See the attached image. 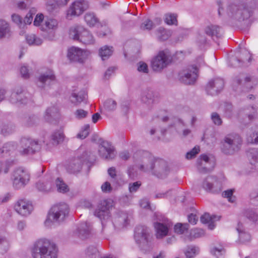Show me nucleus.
I'll return each mask as SVG.
<instances>
[{
	"label": "nucleus",
	"mask_w": 258,
	"mask_h": 258,
	"mask_svg": "<svg viewBox=\"0 0 258 258\" xmlns=\"http://www.w3.org/2000/svg\"><path fill=\"white\" fill-rule=\"evenodd\" d=\"M20 144L22 149H20L19 152L23 155L33 154L41 149L40 144L37 140L29 138H22L20 141Z\"/></svg>",
	"instance_id": "obj_9"
},
{
	"label": "nucleus",
	"mask_w": 258,
	"mask_h": 258,
	"mask_svg": "<svg viewBox=\"0 0 258 258\" xmlns=\"http://www.w3.org/2000/svg\"><path fill=\"white\" fill-rule=\"evenodd\" d=\"M69 206L66 203H61L54 206L48 213L45 221V225L51 227L53 222L60 223L68 216Z\"/></svg>",
	"instance_id": "obj_4"
},
{
	"label": "nucleus",
	"mask_w": 258,
	"mask_h": 258,
	"mask_svg": "<svg viewBox=\"0 0 258 258\" xmlns=\"http://www.w3.org/2000/svg\"><path fill=\"white\" fill-rule=\"evenodd\" d=\"M81 151L79 150L77 153V156L72 159L67 164L66 168L68 172L75 173L78 172L82 169V164L85 161H89L88 153L85 151L81 156L79 155Z\"/></svg>",
	"instance_id": "obj_10"
},
{
	"label": "nucleus",
	"mask_w": 258,
	"mask_h": 258,
	"mask_svg": "<svg viewBox=\"0 0 258 258\" xmlns=\"http://www.w3.org/2000/svg\"><path fill=\"white\" fill-rule=\"evenodd\" d=\"M112 207V203L110 200L101 201L97 208L94 211V215L101 221L102 232L104 233L106 229V222H108L110 217L109 209Z\"/></svg>",
	"instance_id": "obj_8"
},
{
	"label": "nucleus",
	"mask_w": 258,
	"mask_h": 258,
	"mask_svg": "<svg viewBox=\"0 0 258 258\" xmlns=\"http://www.w3.org/2000/svg\"><path fill=\"white\" fill-rule=\"evenodd\" d=\"M88 55V52L79 47L73 46L68 49V57L72 61L82 63Z\"/></svg>",
	"instance_id": "obj_17"
},
{
	"label": "nucleus",
	"mask_w": 258,
	"mask_h": 258,
	"mask_svg": "<svg viewBox=\"0 0 258 258\" xmlns=\"http://www.w3.org/2000/svg\"><path fill=\"white\" fill-rule=\"evenodd\" d=\"M9 246L8 241L3 236H0V252L4 253L6 252Z\"/></svg>",
	"instance_id": "obj_50"
},
{
	"label": "nucleus",
	"mask_w": 258,
	"mask_h": 258,
	"mask_svg": "<svg viewBox=\"0 0 258 258\" xmlns=\"http://www.w3.org/2000/svg\"><path fill=\"white\" fill-rule=\"evenodd\" d=\"M153 26V22L149 19L145 20L141 25L142 30H150Z\"/></svg>",
	"instance_id": "obj_58"
},
{
	"label": "nucleus",
	"mask_w": 258,
	"mask_h": 258,
	"mask_svg": "<svg viewBox=\"0 0 258 258\" xmlns=\"http://www.w3.org/2000/svg\"><path fill=\"white\" fill-rule=\"evenodd\" d=\"M201 186L206 191L216 192L220 186L217 178L214 176H208L203 180Z\"/></svg>",
	"instance_id": "obj_19"
},
{
	"label": "nucleus",
	"mask_w": 258,
	"mask_h": 258,
	"mask_svg": "<svg viewBox=\"0 0 258 258\" xmlns=\"http://www.w3.org/2000/svg\"><path fill=\"white\" fill-rule=\"evenodd\" d=\"M188 224H181V223H177L174 226V231L175 233L181 234L185 232V231H187L188 229Z\"/></svg>",
	"instance_id": "obj_49"
},
{
	"label": "nucleus",
	"mask_w": 258,
	"mask_h": 258,
	"mask_svg": "<svg viewBox=\"0 0 258 258\" xmlns=\"http://www.w3.org/2000/svg\"><path fill=\"white\" fill-rule=\"evenodd\" d=\"M240 116L245 115L249 120H252L256 117V109L251 106L240 111Z\"/></svg>",
	"instance_id": "obj_32"
},
{
	"label": "nucleus",
	"mask_w": 258,
	"mask_h": 258,
	"mask_svg": "<svg viewBox=\"0 0 258 258\" xmlns=\"http://www.w3.org/2000/svg\"><path fill=\"white\" fill-rule=\"evenodd\" d=\"M70 37L84 44H93L95 39L92 34L82 26H74L70 28Z\"/></svg>",
	"instance_id": "obj_6"
},
{
	"label": "nucleus",
	"mask_w": 258,
	"mask_h": 258,
	"mask_svg": "<svg viewBox=\"0 0 258 258\" xmlns=\"http://www.w3.org/2000/svg\"><path fill=\"white\" fill-rule=\"evenodd\" d=\"M55 183L58 192L64 193L69 191L68 186L60 178H57L55 180Z\"/></svg>",
	"instance_id": "obj_41"
},
{
	"label": "nucleus",
	"mask_w": 258,
	"mask_h": 258,
	"mask_svg": "<svg viewBox=\"0 0 258 258\" xmlns=\"http://www.w3.org/2000/svg\"><path fill=\"white\" fill-rule=\"evenodd\" d=\"M99 156L105 159H112L115 156V149L112 144L106 141H102L99 146Z\"/></svg>",
	"instance_id": "obj_16"
},
{
	"label": "nucleus",
	"mask_w": 258,
	"mask_h": 258,
	"mask_svg": "<svg viewBox=\"0 0 258 258\" xmlns=\"http://www.w3.org/2000/svg\"><path fill=\"white\" fill-rule=\"evenodd\" d=\"M216 218L215 216H212L208 213H205L201 217V221L204 224H209V229L213 230L215 227L214 221Z\"/></svg>",
	"instance_id": "obj_30"
},
{
	"label": "nucleus",
	"mask_w": 258,
	"mask_h": 258,
	"mask_svg": "<svg viewBox=\"0 0 258 258\" xmlns=\"http://www.w3.org/2000/svg\"><path fill=\"white\" fill-rule=\"evenodd\" d=\"M88 113V111L82 109H79L74 112V115L76 118L82 119L85 118L87 116Z\"/></svg>",
	"instance_id": "obj_53"
},
{
	"label": "nucleus",
	"mask_w": 258,
	"mask_h": 258,
	"mask_svg": "<svg viewBox=\"0 0 258 258\" xmlns=\"http://www.w3.org/2000/svg\"><path fill=\"white\" fill-rule=\"evenodd\" d=\"M242 225L238 224L237 230L239 233V238L242 242H248L250 240V235L249 233L245 232L242 229Z\"/></svg>",
	"instance_id": "obj_40"
},
{
	"label": "nucleus",
	"mask_w": 258,
	"mask_h": 258,
	"mask_svg": "<svg viewBox=\"0 0 258 258\" xmlns=\"http://www.w3.org/2000/svg\"><path fill=\"white\" fill-rule=\"evenodd\" d=\"M155 229V235L157 239H162L168 235L169 229L172 226L171 223L168 220L164 223L155 222L154 224Z\"/></svg>",
	"instance_id": "obj_20"
},
{
	"label": "nucleus",
	"mask_w": 258,
	"mask_h": 258,
	"mask_svg": "<svg viewBox=\"0 0 258 258\" xmlns=\"http://www.w3.org/2000/svg\"><path fill=\"white\" fill-rule=\"evenodd\" d=\"M12 19L14 22L21 27V25L22 24V19L19 15L17 14H13L12 15Z\"/></svg>",
	"instance_id": "obj_61"
},
{
	"label": "nucleus",
	"mask_w": 258,
	"mask_h": 258,
	"mask_svg": "<svg viewBox=\"0 0 258 258\" xmlns=\"http://www.w3.org/2000/svg\"><path fill=\"white\" fill-rule=\"evenodd\" d=\"M233 106L231 103H225L224 107V113L226 116L231 117L232 115Z\"/></svg>",
	"instance_id": "obj_55"
},
{
	"label": "nucleus",
	"mask_w": 258,
	"mask_h": 258,
	"mask_svg": "<svg viewBox=\"0 0 258 258\" xmlns=\"http://www.w3.org/2000/svg\"><path fill=\"white\" fill-rule=\"evenodd\" d=\"M197 168L201 173H207L212 170L215 166V162L210 160L205 154L201 155L197 160Z\"/></svg>",
	"instance_id": "obj_18"
},
{
	"label": "nucleus",
	"mask_w": 258,
	"mask_h": 258,
	"mask_svg": "<svg viewBox=\"0 0 258 258\" xmlns=\"http://www.w3.org/2000/svg\"><path fill=\"white\" fill-rule=\"evenodd\" d=\"M171 62L170 56L164 51H160L152 61L153 69L159 71L166 68Z\"/></svg>",
	"instance_id": "obj_12"
},
{
	"label": "nucleus",
	"mask_w": 258,
	"mask_h": 258,
	"mask_svg": "<svg viewBox=\"0 0 258 258\" xmlns=\"http://www.w3.org/2000/svg\"><path fill=\"white\" fill-rule=\"evenodd\" d=\"M113 47L105 45L101 47L99 50V54L102 60L108 59L113 52Z\"/></svg>",
	"instance_id": "obj_33"
},
{
	"label": "nucleus",
	"mask_w": 258,
	"mask_h": 258,
	"mask_svg": "<svg viewBox=\"0 0 258 258\" xmlns=\"http://www.w3.org/2000/svg\"><path fill=\"white\" fill-rule=\"evenodd\" d=\"M138 71L140 72L147 73L148 72L147 64L145 62H140L138 66Z\"/></svg>",
	"instance_id": "obj_60"
},
{
	"label": "nucleus",
	"mask_w": 258,
	"mask_h": 258,
	"mask_svg": "<svg viewBox=\"0 0 258 258\" xmlns=\"http://www.w3.org/2000/svg\"><path fill=\"white\" fill-rule=\"evenodd\" d=\"M88 8V2L85 0H76L70 6L67 11V17L79 16Z\"/></svg>",
	"instance_id": "obj_14"
},
{
	"label": "nucleus",
	"mask_w": 258,
	"mask_h": 258,
	"mask_svg": "<svg viewBox=\"0 0 258 258\" xmlns=\"http://www.w3.org/2000/svg\"><path fill=\"white\" fill-rule=\"evenodd\" d=\"M64 137V136L62 132L57 131L51 135V139L53 144L57 145L63 141Z\"/></svg>",
	"instance_id": "obj_42"
},
{
	"label": "nucleus",
	"mask_w": 258,
	"mask_h": 258,
	"mask_svg": "<svg viewBox=\"0 0 258 258\" xmlns=\"http://www.w3.org/2000/svg\"><path fill=\"white\" fill-rule=\"evenodd\" d=\"M37 188L41 191L48 192L52 188V180L50 176H47L43 180H41L36 183Z\"/></svg>",
	"instance_id": "obj_26"
},
{
	"label": "nucleus",
	"mask_w": 258,
	"mask_h": 258,
	"mask_svg": "<svg viewBox=\"0 0 258 258\" xmlns=\"http://www.w3.org/2000/svg\"><path fill=\"white\" fill-rule=\"evenodd\" d=\"M117 104L115 100L112 99L106 100L103 104V107L107 111H113L116 108Z\"/></svg>",
	"instance_id": "obj_46"
},
{
	"label": "nucleus",
	"mask_w": 258,
	"mask_h": 258,
	"mask_svg": "<svg viewBox=\"0 0 258 258\" xmlns=\"http://www.w3.org/2000/svg\"><path fill=\"white\" fill-rule=\"evenodd\" d=\"M26 40L29 45H39L42 43V39L33 34L27 35Z\"/></svg>",
	"instance_id": "obj_38"
},
{
	"label": "nucleus",
	"mask_w": 258,
	"mask_h": 258,
	"mask_svg": "<svg viewBox=\"0 0 258 258\" xmlns=\"http://www.w3.org/2000/svg\"><path fill=\"white\" fill-rule=\"evenodd\" d=\"M92 231V226L90 223H81L76 232L77 235L81 239L87 238L91 235Z\"/></svg>",
	"instance_id": "obj_23"
},
{
	"label": "nucleus",
	"mask_w": 258,
	"mask_h": 258,
	"mask_svg": "<svg viewBox=\"0 0 258 258\" xmlns=\"http://www.w3.org/2000/svg\"><path fill=\"white\" fill-rule=\"evenodd\" d=\"M90 132V125L89 124L85 125L82 128L81 132L78 134L77 137L81 139L86 138Z\"/></svg>",
	"instance_id": "obj_51"
},
{
	"label": "nucleus",
	"mask_w": 258,
	"mask_h": 258,
	"mask_svg": "<svg viewBox=\"0 0 258 258\" xmlns=\"http://www.w3.org/2000/svg\"><path fill=\"white\" fill-rule=\"evenodd\" d=\"M244 215L248 219L253 222L258 220V213L255 210L247 209L245 210Z\"/></svg>",
	"instance_id": "obj_48"
},
{
	"label": "nucleus",
	"mask_w": 258,
	"mask_h": 258,
	"mask_svg": "<svg viewBox=\"0 0 258 258\" xmlns=\"http://www.w3.org/2000/svg\"><path fill=\"white\" fill-rule=\"evenodd\" d=\"M248 156L251 165L255 167L258 166V150L256 149H250L248 153Z\"/></svg>",
	"instance_id": "obj_35"
},
{
	"label": "nucleus",
	"mask_w": 258,
	"mask_h": 258,
	"mask_svg": "<svg viewBox=\"0 0 258 258\" xmlns=\"http://www.w3.org/2000/svg\"><path fill=\"white\" fill-rule=\"evenodd\" d=\"M55 77L51 70L48 69L46 72L43 73L39 78V82L41 85H39L40 87H43L44 85H48L55 81Z\"/></svg>",
	"instance_id": "obj_25"
},
{
	"label": "nucleus",
	"mask_w": 258,
	"mask_h": 258,
	"mask_svg": "<svg viewBox=\"0 0 258 258\" xmlns=\"http://www.w3.org/2000/svg\"><path fill=\"white\" fill-rule=\"evenodd\" d=\"M200 151L199 147H195L192 150L188 152L186 154V158L190 159L194 158Z\"/></svg>",
	"instance_id": "obj_57"
},
{
	"label": "nucleus",
	"mask_w": 258,
	"mask_h": 258,
	"mask_svg": "<svg viewBox=\"0 0 258 258\" xmlns=\"http://www.w3.org/2000/svg\"><path fill=\"white\" fill-rule=\"evenodd\" d=\"M165 22L169 25H177V15L175 14L168 13L165 15Z\"/></svg>",
	"instance_id": "obj_45"
},
{
	"label": "nucleus",
	"mask_w": 258,
	"mask_h": 258,
	"mask_svg": "<svg viewBox=\"0 0 258 258\" xmlns=\"http://www.w3.org/2000/svg\"><path fill=\"white\" fill-rule=\"evenodd\" d=\"M57 254L55 244L46 238L38 239L31 249L33 258H57Z\"/></svg>",
	"instance_id": "obj_3"
},
{
	"label": "nucleus",
	"mask_w": 258,
	"mask_h": 258,
	"mask_svg": "<svg viewBox=\"0 0 258 258\" xmlns=\"http://www.w3.org/2000/svg\"><path fill=\"white\" fill-rule=\"evenodd\" d=\"M233 190L232 189H228L223 192V196L228 199V201L231 203H234L235 201V198L233 196Z\"/></svg>",
	"instance_id": "obj_54"
},
{
	"label": "nucleus",
	"mask_w": 258,
	"mask_h": 258,
	"mask_svg": "<svg viewBox=\"0 0 258 258\" xmlns=\"http://www.w3.org/2000/svg\"><path fill=\"white\" fill-rule=\"evenodd\" d=\"M59 116V108L56 105L48 107L45 111L44 118L47 122H51L53 119Z\"/></svg>",
	"instance_id": "obj_27"
},
{
	"label": "nucleus",
	"mask_w": 258,
	"mask_h": 258,
	"mask_svg": "<svg viewBox=\"0 0 258 258\" xmlns=\"http://www.w3.org/2000/svg\"><path fill=\"white\" fill-rule=\"evenodd\" d=\"M12 179L14 188L20 189L28 184L30 180V175L26 170L19 168L14 171Z\"/></svg>",
	"instance_id": "obj_11"
},
{
	"label": "nucleus",
	"mask_w": 258,
	"mask_h": 258,
	"mask_svg": "<svg viewBox=\"0 0 258 258\" xmlns=\"http://www.w3.org/2000/svg\"><path fill=\"white\" fill-rule=\"evenodd\" d=\"M110 224H112L114 227H115L116 225H118L120 227L126 226L128 224L127 216L125 214H123L122 215L117 217V218L115 220L114 222H112L110 223Z\"/></svg>",
	"instance_id": "obj_39"
},
{
	"label": "nucleus",
	"mask_w": 258,
	"mask_h": 258,
	"mask_svg": "<svg viewBox=\"0 0 258 258\" xmlns=\"http://www.w3.org/2000/svg\"><path fill=\"white\" fill-rule=\"evenodd\" d=\"M86 96L85 92H80L78 94L73 93L70 96V99L72 103L77 105L82 102L85 99Z\"/></svg>",
	"instance_id": "obj_36"
},
{
	"label": "nucleus",
	"mask_w": 258,
	"mask_h": 258,
	"mask_svg": "<svg viewBox=\"0 0 258 258\" xmlns=\"http://www.w3.org/2000/svg\"><path fill=\"white\" fill-rule=\"evenodd\" d=\"M247 141L249 143L258 144V127L250 130L247 134Z\"/></svg>",
	"instance_id": "obj_31"
},
{
	"label": "nucleus",
	"mask_w": 258,
	"mask_h": 258,
	"mask_svg": "<svg viewBox=\"0 0 258 258\" xmlns=\"http://www.w3.org/2000/svg\"><path fill=\"white\" fill-rule=\"evenodd\" d=\"M57 21L52 18H45L44 24L41 26V29L42 31H47L50 29H54L57 26Z\"/></svg>",
	"instance_id": "obj_29"
},
{
	"label": "nucleus",
	"mask_w": 258,
	"mask_h": 258,
	"mask_svg": "<svg viewBox=\"0 0 258 258\" xmlns=\"http://www.w3.org/2000/svg\"><path fill=\"white\" fill-rule=\"evenodd\" d=\"M239 57V58L237 59L238 62L240 61L243 63L246 62H250L251 59V54L247 50L242 49L240 50V54Z\"/></svg>",
	"instance_id": "obj_37"
},
{
	"label": "nucleus",
	"mask_w": 258,
	"mask_h": 258,
	"mask_svg": "<svg viewBox=\"0 0 258 258\" xmlns=\"http://www.w3.org/2000/svg\"><path fill=\"white\" fill-rule=\"evenodd\" d=\"M221 28L216 25L210 24L206 27L205 33L211 37H219L221 35Z\"/></svg>",
	"instance_id": "obj_28"
},
{
	"label": "nucleus",
	"mask_w": 258,
	"mask_h": 258,
	"mask_svg": "<svg viewBox=\"0 0 258 258\" xmlns=\"http://www.w3.org/2000/svg\"><path fill=\"white\" fill-rule=\"evenodd\" d=\"M10 101L12 103H20L21 104H27V97L24 94L21 87H17L15 91L11 95Z\"/></svg>",
	"instance_id": "obj_22"
},
{
	"label": "nucleus",
	"mask_w": 258,
	"mask_h": 258,
	"mask_svg": "<svg viewBox=\"0 0 258 258\" xmlns=\"http://www.w3.org/2000/svg\"><path fill=\"white\" fill-rule=\"evenodd\" d=\"M15 209L20 215L26 216L30 214L33 210V206L29 202L21 200L16 204Z\"/></svg>",
	"instance_id": "obj_21"
},
{
	"label": "nucleus",
	"mask_w": 258,
	"mask_h": 258,
	"mask_svg": "<svg viewBox=\"0 0 258 258\" xmlns=\"http://www.w3.org/2000/svg\"><path fill=\"white\" fill-rule=\"evenodd\" d=\"M224 81L220 78L210 80L206 86V91L209 95L214 96L218 94L223 89Z\"/></svg>",
	"instance_id": "obj_15"
},
{
	"label": "nucleus",
	"mask_w": 258,
	"mask_h": 258,
	"mask_svg": "<svg viewBox=\"0 0 258 258\" xmlns=\"http://www.w3.org/2000/svg\"><path fill=\"white\" fill-rule=\"evenodd\" d=\"M135 239L139 246L143 250H148L151 245L152 237L149 229L143 225L136 227L135 230Z\"/></svg>",
	"instance_id": "obj_5"
},
{
	"label": "nucleus",
	"mask_w": 258,
	"mask_h": 258,
	"mask_svg": "<svg viewBox=\"0 0 258 258\" xmlns=\"http://www.w3.org/2000/svg\"><path fill=\"white\" fill-rule=\"evenodd\" d=\"M240 4L239 0H233L228 5L226 11L227 14L239 20L248 19L252 14V9L255 5V0H242Z\"/></svg>",
	"instance_id": "obj_2"
},
{
	"label": "nucleus",
	"mask_w": 258,
	"mask_h": 258,
	"mask_svg": "<svg viewBox=\"0 0 258 258\" xmlns=\"http://www.w3.org/2000/svg\"><path fill=\"white\" fill-rule=\"evenodd\" d=\"M135 166L128 167L127 174L131 179L138 176V168L142 172L151 173L158 178H164L169 173L167 162L161 159L155 158L150 152L139 150L133 155Z\"/></svg>",
	"instance_id": "obj_1"
},
{
	"label": "nucleus",
	"mask_w": 258,
	"mask_h": 258,
	"mask_svg": "<svg viewBox=\"0 0 258 258\" xmlns=\"http://www.w3.org/2000/svg\"><path fill=\"white\" fill-rule=\"evenodd\" d=\"M241 143V138L238 134H229L224 138L222 152L225 154L232 155L239 150Z\"/></svg>",
	"instance_id": "obj_7"
},
{
	"label": "nucleus",
	"mask_w": 258,
	"mask_h": 258,
	"mask_svg": "<svg viewBox=\"0 0 258 258\" xmlns=\"http://www.w3.org/2000/svg\"><path fill=\"white\" fill-rule=\"evenodd\" d=\"M44 18V16L42 14H37L34 19V25L36 26L41 27L42 25L41 23L43 22Z\"/></svg>",
	"instance_id": "obj_59"
},
{
	"label": "nucleus",
	"mask_w": 258,
	"mask_h": 258,
	"mask_svg": "<svg viewBox=\"0 0 258 258\" xmlns=\"http://www.w3.org/2000/svg\"><path fill=\"white\" fill-rule=\"evenodd\" d=\"M250 81L251 78L250 77L246 76L244 74H240L233 79L232 86L234 89L237 91L238 88L241 89L243 85H245L248 87L247 83Z\"/></svg>",
	"instance_id": "obj_24"
},
{
	"label": "nucleus",
	"mask_w": 258,
	"mask_h": 258,
	"mask_svg": "<svg viewBox=\"0 0 258 258\" xmlns=\"http://www.w3.org/2000/svg\"><path fill=\"white\" fill-rule=\"evenodd\" d=\"M197 69L196 66H191L179 74L180 82L185 84H194L197 78Z\"/></svg>",
	"instance_id": "obj_13"
},
{
	"label": "nucleus",
	"mask_w": 258,
	"mask_h": 258,
	"mask_svg": "<svg viewBox=\"0 0 258 258\" xmlns=\"http://www.w3.org/2000/svg\"><path fill=\"white\" fill-rule=\"evenodd\" d=\"M102 190L103 192H109L111 190V186L109 182H104L101 186Z\"/></svg>",
	"instance_id": "obj_64"
},
{
	"label": "nucleus",
	"mask_w": 258,
	"mask_h": 258,
	"mask_svg": "<svg viewBox=\"0 0 258 258\" xmlns=\"http://www.w3.org/2000/svg\"><path fill=\"white\" fill-rule=\"evenodd\" d=\"M84 20L89 26H94L97 22V18L93 14L87 13L84 16Z\"/></svg>",
	"instance_id": "obj_47"
},
{
	"label": "nucleus",
	"mask_w": 258,
	"mask_h": 258,
	"mask_svg": "<svg viewBox=\"0 0 258 258\" xmlns=\"http://www.w3.org/2000/svg\"><path fill=\"white\" fill-rule=\"evenodd\" d=\"M10 28L9 24L4 20H0V39L9 35Z\"/></svg>",
	"instance_id": "obj_34"
},
{
	"label": "nucleus",
	"mask_w": 258,
	"mask_h": 258,
	"mask_svg": "<svg viewBox=\"0 0 258 258\" xmlns=\"http://www.w3.org/2000/svg\"><path fill=\"white\" fill-rule=\"evenodd\" d=\"M199 252L198 247L195 246H188L185 251L186 258H194Z\"/></svg>",
	"instance_id": "obj_43"
},
{
	"label": "nucleus",
	"mask_w": 258,
	"mask_h": 258,
	"mask_svg": "<svg viewBox=\"0 0 258 258\" xmlns=\"http://www.w3.org/2000/svg\"><path fill=\"white\" fill-rule=\"evenodd\" d=\"M20 73L22 77L25 79H27L29 77L28 70L26 66H22L20 69Z\"/></svg>",
	"instance_id": "obj_63"
},
{
	"label": "nucleus",
	"mask_w": 258,
	"mask_h": 258,
	"mask_svg": "<svg viewBox=\"0 0 258 258\" xmlns=\"http://www.w3.org/2000/svg\"><path fill=\"white\" fill-rule=\"evenodd\" d=\"M158 39L161 41L167 40L170 35V32L163 28H159L157 31Z\"/></svg>",
	"instance_id": "obj_44"
},
{
	"label": "nucleus",
	"mask_w": 258,
	"mask_h": 258,
	"mask_svg": "<svg viewBox=\"0 0 258 258\" xmlns=\"http://www.w3.org/2000/svg\"><path fill=\"white\" fill-rule=\"evenodd\" d=\"M211 119L213 123L217 125H220L222 123V121L220 115L216 112H213L212 113Z\"/></svg>",
	"instance_id": "obj_56"
},
{
	"label": "nucleus",
	"mask_w": 258,
	"mask_h": 258,
	"mask_svg": "<svg viewBox=\"0 0 258 258\" xmlns=\"http://www.w3.org/2000/svg\"><path fill=\"white\" fill-rule=\"evenodd\" d=\"M32 10H30V12L27 14L24 20V22L26 24H30L33 20V13H32Z\"/></svg>",
	"instance_id": "obj_62"
},
{
	"label": "nucleus",
	"mask_w": 258,
	"mask_h": 258,
	"mask_svg": "<svg viewBox=\"0 0 258 258\" xmlns=\"http://www.w3.org/2000/svg\"><path fill=\"white\" fill-rule=\"evenodd\" d=\"M142 185L140 181H137L133 183H130L128 184V190L130 192L134 193L138 191Z\"/></svg>",
	"instance_id": "obj_52"
}]
</instances>
